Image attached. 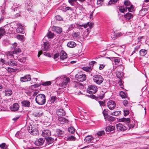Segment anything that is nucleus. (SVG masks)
I'll return each mask as SVG.
<instances>
[{
  "label": "nucleus",
  "instance_id": "obj_15",
  "mask_svg": "<svg viewBox=\"0 0 149 149\" xmlns=\"http://www.w3.org/2000/svg\"><path fill=\"white\" fill-rule=\"evenodd\" d=\"M45 141L44 139L40 138L35 141L34 144L37 146H41L43 144Z\"/></svg>",
  "mask_w": 149,
  "mask_h": 149
},
{
  "label": "nucleus",
  "instance_id": "obj_27",
  "mask_svg": "<svg viewBox=\"0 0 149 149\" xmlns=\"http://www.w3.org/2000/svg\"><path fill=\"white\" fill-rule=\"evenodd\" d=\"M105 119L106 121L107 120L110 122H112L115 120L116 118L109 115Z\"/></svg>",
  "mask_w": 149,
  "mask_h": 149
},
{
  "label": "nucleus",
  "instance_id": "obj_50",
  "mask_svg": "<svg viewBox=\"0 0 149 149\" xmlns=\"http://www.w3.org/2000/svg\"><path fill=\"white\" fill-rule=\"evenodd\" d=\"M20 136H18L19 138H22L24 137V136L25 135V133L24 132H23V131L22 129L20 131Z\"/></svg>",
  "mask_w": 149,
  "mask_h": 149
},
{
  "label": "nucleus",
  "instance_id": "obj_37",
  "mask_svg": "<svg viewBox=\"0 0 149 149\" xmlns=\"http://www.w3.org/2000/svg\"><path fill=\"white\" fill-rule=\"evenodd\" d=\"M56 132L59 136H63L62 135L64 134V132L59 129L56 130Z\"/></svg>",
  "mask_w": 149,
  "mask_h": 149
},
{
  "label": "nucleus",
  "instance_id": "obj_64",
  "mask_svg": "<svg viewBox=\"0 0 149 149\" xmlns=\"http://www.w3.org/2000/svg\"><path fill=\"white\" fill-rule=\"evenodd\" d=\"M41 85V84L40 83H39L38 84H35L32 85V86L34 87V88H37V87H39V86H40Z\"/></svg>",
  "mask_w": 149,
  "mask_h": 149
},
{
  "label": "nucleus",
  "instance_id": "obj_63",
  "mask_svg": "<svg viewBox=\"0 0 149 149\" xmlns=\"http://www.w3.org/2000/svg\"><path fill=\"white\" fill-rule=\"evenodd\" d=\"M114 61L116 64H117L120 62V60L119 59L116 58L114 60Z\"/></svg>",
  "mask_w": 149,
  "mask_h": 149
},
{
  "label": "nucleus",
  "instance_id": "obj_56",
  "mask_svg": "<svg viewBox=\"0 0 149 149\" xmlns=\"http://www.w3.org/2000/svg\"><path fill=\"white\" fill-rule=\"evenodd\" d=\"M55 18L56 20L59 21H61L62 19V18L60 15L56 16Z\"/></svg>",
  "mask_w": 149,
  "mask_h": 149
},
{
  "label": "nucleus",
  "instance_id": "obj_3",
  "mask_svg": "<svg viewBox=\"0 0 149 149\" xmlns=\"http://www.w3.org/2000/svg\"><path fill=\"white\" fill-rule=\"evenodd\" d=\"M89 26L90 27L89 25V22H88L87 23L83 24L82 25H79L78 24H72L69 25L68 31H70L75 27L79 28V27H83L85 28H86L87 27Z\"/></svg>",
  "mask_w": 149,
  "mask_h": 149
},
{
  "label": "nucleus",
  "instance_id": "obj_14",
  "mask_svg": "<svg viewBox=\"0 0 149 149\" xmlns=\"http://www.w3.org/2000/svg\"><path fill=\"white\" fill-rule=\"evenodd\" d=\"M107 105L108 107L110 110H113L116 106L115 102L112 100L109 101L107 103Z\"/></svg>",
  "mask_w": 149,
  "mask_h": 149
},
{
  "label": "nucleus",
  "instance_id": "obj_25",
  "mask_svg": "<svg viewBox=\"0 0 149 149\" xmlns=\"http://www.w3.org/2000/svg\"><path fill=\"white\" fill-rule=\"evenodd\" d=\"M94 138L90 135H88L86 136L84 139L85 141L87 142L90 143L91 142H93Z\"/></svg>",
  "mask_w": 149,
  "mask_h": 149
},
{
  "label": "nucleus",
  "instance_id": "obj_34",
  "mask_svg": "<svg viewBox=\"0 0 149 149\" xmlns=\"http://www.w3.org/2000/svg\"><path fill=\"white\" fill-rule=\"evenodd\" d=\"M6 32L5 29L3 27L0 28V38L1 37L5 35Z\"/></svg>",
  "mask_w": 149,
  "mask_h": 149
},
{
  "label": "nucleus",
  "instance_id": "obj_26",
  "mask_svg": "<svg viewBox=\"0 0 149 149\" xmlns=\"http://www.w3.org/2000/svg\"><path fill=\"white\" fill-rule=\"evenodd\" d=\"M3 93H5V95L6 96H10L13 93L12 90L10 89H6Z\"/></svg>",
  "mask_w": 149,
  "mask_h": 149
},
{
  "label": "nucleus",
  "instance_id": "obj_44",
  "mask_svg": "<svg viewBox=\"0 0 149 149\" xmlns=\"http://www.w3.org/2000/svg\"><path fill=\"white\" fill-rule=\"evenodd\" d=\"M5 60L2 58L0 59V68H3V65L5 63Z\"/></svg>",
  "mask_w": 149,
  "mask_h": 149
},
{
  "label": "nucleus",
  "instance_id": "obj_30",
  "mask_svg": "<svg viewBox=\"0 0 149 149\" xmlns=\"http://www.w3.org/2000/svg\"><path fill=\"white\" fill-rule=\"evenodd\" d=\"M32 4L31 2L29 1L27 2L25 4V6L27 8V9L29 11H30L31 10V9L32 6Z\"/></svg>",
  "mask_w": 149,
  "mask_h": 149
},
{
  "label": "nucleus",
  "instance_id": "obj_7",
  "mask_svg": "<svg viewBox=\"0 0 149 149\" xmlns=\"http://www.w3.org/2000/svg\"><path fill=\"white\" fill-rule=\"evenodd\" d=\"M34 125H30L27 128L28 131L30 133L33 135H36L38 134L39 131L37 128H34Z\"/></svg>",
  "mask_w": 149,
  "mask_h": 149
},
{
  "label": "nucleus",
  "instance_id": "obj_10",
  "mask_svg": "<svg viewBox=\"0 0 149 149\" xmlns=\"http://www.w3.org/2000/svg\"><path fill=\"white\" fill-rule=\"evenodd\" d=\"M70 80V79L68 77L64 78L62 80V82L59 84V86L62 88H65Z\"/></svg>",
  "mask_w": 149,
  "mask_h": 149
},
{
  "label": "nucleus",
  "instance_id": "obj_59",
  "mask_svg": "<svg viewBox=\"0 0 149 149\" xmlns=\"http://www.w3.org/2000/svg\"><path fill=\"white\" fill-rule=\"evenodd\" d=\"M140 45H138L135 47L134 48V52L136 53V52L138 51L139 49L140 48Z\"/></svg>",
  "mask_w": 149,
  "mask_h": 149
},
{
  "label": "nucleus",
  "instance_id": "obj_29",
  "mask_svg": "<svg viewBox=\"0 0 149 149\" xmlns=\"http://www.w3.org/2000/svg\"><path fill=\"white\" fill-rule=\"evenodd\" d=\"M43 112L41 111H36L33 113V115L35 117H40L42 115Z\"/></svg>",
  "mask_w": 149,
  "mask_h": 149
},
{
  "label": "nucleus",
  "instance_id": "obj_8",
  "mask_svg": "<svg viewBox=\"0 0 149 149\" xmlns=\"http://www.w3.org/2000/svg\"><path fill=\"white\" fill-rule=\"evenodd\" d=\"M75 78L79 82H83L86 79L85 74H83L82 72L78 73L75 75Z\"/></svg>",
  "mask_w": 149,
  "mask_h": 149
},
{
  "label": "nucleus",
  "instance_id": "obj_11",
  "mask_svg": "<svg viewBox=\"0 0 149 149\" xmlns=\"http://www.w3.org/2000/svg\"><path fill=\"white\" fill-rule=\"evenodd\" d=\"M120 122H122L125 123L126 125H129L130 127H131V128H132L133 127V125H130V118H125L123 117L119 119V120Z\"/></svg>",
  "mask_w": 149,
  "mask_h": 149
},
{
  "label": "nucleus",
  "instance_id": "obj_62",
  "mask_svg": "<svg viewBox=\"0 0 149 149\" xmlns=\"http://www.w3.org/2000/svg\"><path fill=\"white\" fill-rule=\"evenodd\" d=\"M123 34L121 33H118L115 34L116 37H119L122 35Z\"/></svg>",
  "mask_w": 149,
  "mask_h": 149
},
{
  "label": "nucleus",
  "instance_id": "obj_53",
  "mask_svg": "<svg viewBox=\"0 0 149 149\" xmlns=\"http://www.w3.org/2000/svg\"><path fill=\"white\" fill-rule=\"evenodd\" d=\"M118 0H110L109 2L108 5H111L112 4L116 3Z\"/></svg>",
  "mask_w": 149,
  "mask_h": 149
},
{
  "label": "nucleus",
  "instance_id": "obj_46",
  "mask_svg": "<svg viewBox=\"0 0 149 149\" xmlns=\"http://www.w3.org/2000/svg\"><path fill=\"white\" fill-rule=\"evenodd\" d=\"M102 113L104 116L105 119H106L108 116L109 115L108 114L107 109H104V110L102 112Z\"/></svg>",
  "mask_w": 149,
  "mask_h": 149
},
{
  "label": "nucleus",
  "instance_id": "obj_16",
  "mask_svg": "<svg viewBox=\"0 0 149 149\" xmlns=\"http://www.w3.org/2000/svg\"><path fill=\"white\" fill-rule=\"evenodd\" d=\"M51 135L50 131L48 130H43L42 133V135L46 138L49 137Z\"/></svg>",
  "mask_w": 149,
  "mask_h": 149
},
{
  "label": "nucleus",
  "instance_id": "obj_60",
  "mask_svg": "<svg viewBox=\"0 0 149 149\" xmlns=\"http://www.w3.org/2000/svg\"><path fill=\"white\" fill-rule=\"evenodd\" d=\"M73 34V37L77 38H79V34L78 33L75 32Z\"/></svg>",
  "mask_w": 149,
  "mask_h": 149
},
{
  "label": "nucleus",
  "instance_id": "obj_19",
  "mask_svg": "<svg viewBox=\"0 0 149 149\" xmlns=\"http://www.w3.org/2000/svg\"><path fill=\"white\" fill-rule=\"evenodd\" d=\"M134 16L133 15L130 13H127L124 15V17L127 20L129 21L132 19Z\"/></svg>",
  "mask_w": 149,
  "mask_h": 149
},
{
  "label": "nucleus",
  "instance_id": "obj_12",
  "mask_svg": "<svg viewBox=\"0 0 149 149\" xmlns=\"http://www.w3.org/2000/svg\"><path fill=\"white\" fill-rule=\"evenodd\" d=\"M17 25L18 27L16 29V32L18 33H24L25 32V30L22 24H17Z\"/></svg>",
  "mask_w": 149,
  "mask_h": 149
},
{
  "label": "nucleus",
  "instance_id": "obj_1",
  "mask_svg": "<svg viewBox=\"0 0 149 149\" xmlns=\"http://www.w3.org/2000/svg\"><path fill=\"white\" fill-rule=\"evenodd\" d=\"M35 100L39 105H43L46 102V96L43 94H39L36 96Z\"/></svg>",
  "mask_w": 149,
  "mask_h": 149
},
{
  "label": "nucleus",
  "instance_id": "obj_41",
  "mask_svg": "<svg viewBox=\"0 0 149 149\" xmlns=\"http://www.w3.org/2000/svg\"><path fill=\"white\" fill-rule=\"evenodd\" d=\"M130 1L128 0L125 1L124 2V5L126 6V7H130L132 5L131 4Z\"/></svg>",
  "mask_w": 149,
  "mask_h": 149
},
{
  "label": "nucleus",
  "instance_id": "obj_33",
  "mask_svg": "<svg viewBox=\"0 0 149 149\" xmlns=\"http://www.w3.org/2000/svg\"><path fill=\"white\" fill-rule=\"evenodd\" d=\"M45 139L48 144H52L54 141V139L51 137H48Z\"/></svg>",
  "mask_w": 149,
  "mask_h": 149
},
{
  "label": "nucleus",
  "instance_id": "obj_45",
  "mask_svg": "<svg viewBox=\"0 0 149 149\" xmlns=\"http://www.w3.org/2000/svg\"><path fill=\"white\" fill-rule=\"evenodd\" d=\"M105 134V132L104 131H100L97 132L96 134L97 136H103Z\"/></svg>",
  "mask_w": 149,
  "mask_h": 149
},
{
  "label": "nucleus",
  "instance_id": "obj_9",
  "mask_svg": "<svg viewBox=\"0 0 149 149\" xmlns=\"http://www.w3.org/2000/svg\"><path fill=\"white\" fill-rule=\"evenodd\" d=\"M97 90V86L90 85L88 87V89L87 90V92L89 94H94L96 93Z\"/></svg>",
  "mask_w": 149,
  "mask_h": 149
},
{
  "label": "nucleus",
  "instance_id": "obj_6",
  "mask_svg": "<svg viewBox=\"0 0 149 149\" xmlns=\"http://www.w3.org/2000/svg\"><path fill=\"white\" fill-rule=\"evenodd\" d=\"M128 10V11L129 12H132L134 10V7L133 5H131L130 7H126L125 8L124 6H119L118 8L120 11L122 13H124L125 12L127 11V9Z\"/></svg>",
  "mask_w": 149,
  "mask_h": 149
},
{
  "label": "nucleus",
  "instance_id": "obj_58",
  "mask_svg": "<svg viewBox=\"0 0 149 149\" xmlns=\"http://www.w3.org/2000/svg\"><path fill=\"white\" fill-rule=\"evenodd\" d=\"M124 113V116H126L128 115L129 113V111L127 109H125L123 111Z\"/></svg>",
  "mask_w": 149,
  "mask_h": 149
},
{
  "label": "nucleus",
  "instance_id": "obj_24",
  "mask_svg": "<svg viewBox=\"0 0 149 149\" xmlns=\"http://www.w3.org/2000/svg\"><path fill=\"white\" fill-rule=\"evenodd\" d=\"M58 120L59 122L61 124H63L64 123H67L68 122V119H66L64 117H58Z\"/></svg>",
  "mask_w": 149,
  "mask_h": 149
},
{
  "label": "nucleus",
  "instance_id": "obj_57",
  "mask_svg": "<svg viewBox=\"0 0 149 149\" xmlns=\"http://www.w3.org/2000/svg\"><path fill=\"white\" fill-rule=\"evenodd\" d=\"M17 46V44L16 42H15L14 44H13L12 46L11 47L12 49H14V50L16 49V47Z\"/></svg>",
  "mask_w": 149,
  "mask_h": 149
},
{
  "label": "nucleus",
  "instance_id": "obj_22",
  "mask_svg": "<svg viewBox=\"0 0 149 149\" xmlns=\"http://www.w3.org/2000/svg\"><path fill=\"white\" fill-rule=\"evenodd\" d=\"M43 47H42L41 49L43 51H47L49 49V44L47 42H45L43 44Z\"/></svg>",
  "mask_w": 149,
  "mask_h": 149
},
{
  "label": "nucleus",
  "instance_id": "obj_40",
  "mask_svg": "<svg viewBox=\"0 0 149 149\" xmlns=\"http://www.w3.org/2000/svg\"><path fill=\"white\" fill-rule=\"evenodd\" d=\"M17 39L20 41L23 42L24 41V37L23 35H18L17 36Z\"/></svg>",
  "mask_w": 149,
  "mask_h": 149
},
{
  "label": "nucleus",
  "instance_id": "obj_2",
  "mask_svg": "<svg viewBox=\"0 0 149 149\" xmlns=\"http://www.w3.org/2000/svg\"><path fill=\"white\" fill-rule=\"evenodd\" d=\"M21 51L20 48H18L15 49L13 51L8 52H6V55L8 57L11 58H14L15 59H16L14 57V54H17L18 53L20 52Z\"/></svg>",
  "mask_w": 149,
  "mask_h": 149
},
{
  "label": "nucleus",
  "instance_id": "obj_38",
  "mask_svg": "<svg viewBox=\"0 0 149 149\" xmlns=\"http://www.w3.org/2000/svg\"><path fill=\"white\" fill-rule=\"evenodd\" d=\"M147 51L144 49H141L139 51V54L141 56H143L147 54Z\"/></svg>",
  "mask_w": 149,
  "mask_h": 149
},
{
  "label": "nucleus",
  "instance_id": "obj_52",
  "mask_svg": "<svg viewBox=\"0 0 149 149\" xmlns=\"http://www.w3.org/2000/svg\"><path fill=\"white\" fill-rule=\"evenodd\" d=\"M67 139L69 141H74L76 139V138L74 136H68Z\"/></svg>",
  "mask_w": 149,
  "mask_h": 149
},
{
  "label": "nucleus",
  "instance_id": "obj_4",
  "mask_svg": "<svg viewBox=\"0 0 149 149\" xmlns=\"http://www.w3.org/2000/svg\"><path fill=\"white\" fill-rule=\"evenodd\" d=\"M93 81L97 84L100 85L103 81L104 79L102 76L100 74H95L93 77Z\"/></svg>",
  "mask_w": 149,
  "mask_h": 149
},
{
  "label": "nucleus",
  "instance_id": "obj_20",
  "mask_svg": "<svg viewBox=\"0 0 149 149\" xmlns=\"http://www.w3.org/2000/svg\"><path fill=\"white\" fill-rule=\"evenodd\" d=\"M19 105L17 103H15L13 104V105L10 107V109L13 111H17L19 109Z\"/></svg>",
  "mask_w": 149,
  "mask_h": 149
},
{
  "label": "nucleus",
  "instance_id": "obj_47",
  "mask_svg": "<svg viewBox=\"0 0 149 149\" xmlns=\"http://www.w3.org/2000/svg\"><path fill=\"white\" fill-rule=\"evenodd\" d=\"M121 113V112L120 111H116L111 113V114L112 115L117 116L120 114Z\"/></svg>",
  "mask_w": 149,
  "mask_h": 149
},
{
  "label": "nucleus",
  "instance_id": "obj_43",
  "mask_svg": "<svg viewBox=\"0 0 149 149\" xmlns=\"http://www.w3.org/2000/svg\"><path fill=\"white\" fill-rule=\"evenodd\" d=\"M80 83L75 81H73L72 85L74 87H76L80 86Z\"/></svg>",
  "mask_w": 149,
  "mask_h": 149
},
{
  "label": "nucleus",
  "instance_id": "obj_35",
  "mask_svg": "<svg viewBox=\"0 0 149 149\" xmlns=\"http://www.w3.org/2000/svg\"><path fill=\"white\" fill-rule=\"evenodd\" d=\"M8 65L11 66H16L17 65V63L15 61H10L8 62Z\"/></svg>",
  "mask_w": 149,
  "mask_h": 149
},
{
  "label": "nucleus",
  "instance_id": "obj_18",
  "mask_svg": "<svg viewBox=\"0 0 149 149\" xmlns=\"http://www.w3.org/2000/svg\"><path fill=\"white\" fill-rule=\"evenodd\" d=\"M22 106L25 107H30L31 103L28 100H24L21 102Z\"/></svg>",
  "mask_w": 149,
  "mask_h": 149
},
{
  "label": "nucleus",
  "instance_id": "obj_31",
  "mask_svg": "<svg viewBox=\"0 0 149 149\" xmlns=\"http://www.w3.org/2000/svg\"><path fill=\"white\" fill-rule=\"evenodd\" d=\"M53 29L55 30L54 31H55L58 33H61L62 31V29L59 27L54 26L53 27Z\"/></svg>",
  "mask_w": 149,
  "mask_h": 149
},
{
  "label": "nucleus",
  "instance_id": "obj_36",
  "mask_svg": "<svg viewBox=\"0 0 149 149\" xmlns=\"http://www.w3.org/2000/svg\"><path fill=\"white\" fill-rule=\"evenodd\" d=\"M115 127L112 125H109L106 129V131L108 132H110L114 130L115 129Z\"/></svg>",
  "mask_w": 149,
  "mask_h": 149
},
{
  "label": "nucleus",
  "instance_id": "obj_28",
  "mask_svg": "<svg viewBox=\"0 0 149 149\" xmlns=\"http://www.w3.org/2000/svg\"><path fill=\"white\" fill-rule=\"evenodd\" d=\"M116 74L117 77L120 79H121L123 76V72L118 70L116 71Z\"/></svg>",
  "mask_w": 149,
  "mask_h": 149
},
{
  "label": "nucleus",
  "instance_id": "obj_48",
  "mask_svg": "<svg viewBox=\"0 0 149 149\" xmlns=\"http://www.w3.org/2000/svg\"><path fill=\"white\" fill-rule=\"evenodd\" d=\"M83 69L87 72H90L92 71V69L91 67H84L83 68Z\"/></svg>",
  "mask_w": 149,
  "mask_h": 149
},
{
  "label": "nucleus",
  "instance_id": "obj_61",
  "mask_svg": "<svg viewBox=\"0 0 149 149\" xmlns=\"http://www.w3.org/2000/svg\"><path fill=\"white\" fill-rule=\"evenodd\" d=\"M98 102L99 103L100 106L101 107L104 106H105V102L103 101H99Z\"/></svg>",
  "mask_w": 149,
  "mask_h": 149
},
{
  "label": "nucleus",
  "instance_id": "obj_21",
  "mask_svg": "<svg viewBox=\"0 0 149 149\" xmlns=\"http://www.w3.org/2000/svg\"><path fill=\"white\" fill-rule=\"evenodd\" d=\"M56 113L57 115L59 116H63L65 114V113L64 110L62 109L57 110L56 111Z\"/></svg>",
  "mask_w": 149,
  "mask_h": 149
},
{
  "label": "nucleus",
  "instance_id": "obj_49",
  "mask_svg": "<svg viewBox=\"0 0 149 149\" xmlns=\"http://www.w3.org/2000/svg\"><path fill=\"white\" fill-rule=\"evenodd\" d=\"M51 84V82L50 81H49L43 82L41 85L43 86H48L50 85Z\"/></svg>",
  "mask_w": 149,
  "mask_h": 149
},
{
  "label": "nucleus",
  "instance_id": "obj_32",
  "mask_svg": "<svg viewBox=\"0 0 149 149\" xmlns=\"http://www.w3.org/2000/svg\"><path fill=\"white\" fill-rule=\"evenodd\" d=\"M68 47L70 48H73L76 46V44L73 41H70L67 44Z\"/></svg>",
  "mask_w": 149,
  "mask_h": 149
},
{
  "label": "nucleus",
  "instance_id": "obj_42",
  "mask_svg": "<svg viewBox=\"0 0 149 149\" xmlns=\"http://www.w3.org/2000/svg\"><path fill=\"white\" fill-rule=\"evenodd\" d=\"M0 148L1 149H8V146L4 143H3L0 145Z\"/></svg>",
  "mask_w": 149,
  "mask_h": 149
},
{
  "label": "nucleus",
  "instance_id": "obj_13",
  "mask_svg": "<svg viewBox=\"0 0 149 149\" xmlns=\"http://www.w3.org/2000/svg\"><path fill=\"white\" fill-rule=\"evenodd\" d=\"M31 77L29 74H26L24 77L20 78V81L21 82H26L31 81Z\"/></svg>",
  "mask_w": 149,
  "mask_h": 149
},
{
  "label": "nucleus",
  "instance_id": "obj_54",
  "mask_svg": "<svg viewBox=\"0 0 149 149\" xmlns=\"http://www.w3.org/2000/svg\"><path fill=\"white\" fill-rule=\"evenodd\" d=\"M54 33L51 32H49L47 34V36L49 38L51 39L53 38L54 36Z\"/></svg>",
  "mask_w": 149,
  "mask_h": 149
},
{
  "label": "nucleus",
  "instance_id": "obj_17",
  "mask_svg": "<svg viewBox=\"0 0 149 149\" xmlns=\"http://www.w3.org/2000/svg\"><path fill=\"white\" fill-rule=\"evenodd\" d=\"M57 97L55 96H52L50 100H49L47 103V105L50 106L52 104H53L56 100Z\"/></svg>",
  "mask_w": 149,
  "mask_h": 149
},
{
  "label": "nucleus",
  "instance_id": "obj_55",
  "mask_svg": "<svg viewBox=\"0 0 149 149\" xmlns=\"http://www.w3.org/2000/svg\"><path fill=\"white\" fill-rule=\"evenodd\" d=\"M6 70H7L8 72H13L15 71L14 69L13 68L10 67L7 68H6Z\"/></svg>",
  "mask_w": 149,
  "mask_h": 149
},
{
  "label": "nucleus",
  "instance_id": "obj_39",
  "mask_svg": "<svg viewBox=\"0 0 149 149\" xmlns=\"http://www.w3.org/2000/svg\"><path fill=\"white\" fill-rule=\"evenodd\" d=\"M68 131L69 133L73 134L75 132V130L73 127L71 126L68 128Z\"/></svg>",
  "mask_w": 149,
  "mask_h": 149
},
{
  "label": "nucleus",
  "instance_id": "obj_23",
  "mask_svg": "<svg viewBox=\"0 0 149 149\" xmlns=\"http://www.w3.org/2000/svg\"><path fill=\"white\" fill-rule=\"evenodd\" d=\"M60 55L61 60H63L67 58V54L64 51H61Z\"/></svg>",
  "mask_w": 149,
  "mask_h": 149
},
{
  "label": "nucleus",
  "instance_id": "obj_51",
  "mask_svg": "<svg viewBox=\"0 0 149 149\" xmlns=\"http://www.w3.org/2000/svg\"><path fill=\"white\" fill-rule=\"evenodd\" d=\"M119 94L120 96L123 98H125L126 97V95L125 93L123 91L120 92L119 93Z\"/></svg>",
  "mask_w": 149,
  "mask_h": 149
},
{
  "label": "nucleus",
  "instance_id": "obj_5",
  "mask_svg": "<svg viewBox=\"0 0 149 149\" xmlns=\"http://www.w3.org/2000/svg\"><path fill=\"white\" fill-rule=\"evenodd\" d=\"M116 126L117 130L119 131H124L127 130L128 128L129 129L131 128L129 125H124L120 123L116 124Z\"/></svg>",
  "mask_w": 149,
  "mask_h": 149
}]
</instances>
